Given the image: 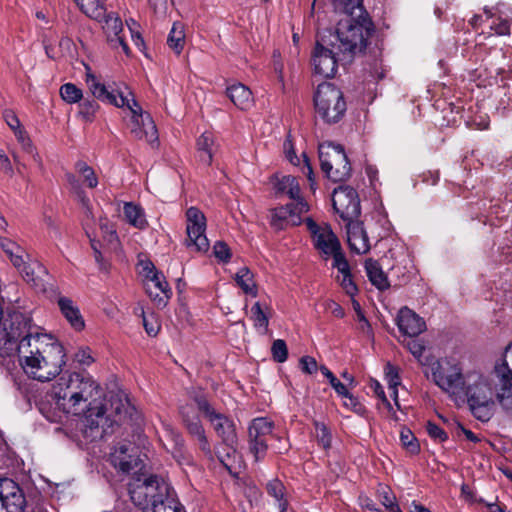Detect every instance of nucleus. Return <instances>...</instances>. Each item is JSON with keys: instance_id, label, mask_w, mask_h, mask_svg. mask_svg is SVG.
I'll return each instance as SVG.
<instances>
[{"instance_id": "nucleus-4", "label": "nucleus", "mask_w": 512, "mask_h": 512, "mask_svg": "<svg viewBox=\"0 0 512 512\" xmlns=\"http://www.w3.org/2000/svg\"><path fill=\"white\" fill-rule=\"evenodd\" d=\"M132 502L143 512H185L173 489L157 476H150L129 489Z\"/></svg>"}, {"instance_id": "nucleus-19", "label": "nucleus", "mask_w": 512, "mask_h": 512, "mask_svg": "<svg viewBox=\"0 0 512 512\" xmlns=\"http://www.w3.org/2000/svg\"><path fill=\"white\" fill-rule=\"evenodd\" d=\"M110 462L123 473H130L141 464L136 448L131 444H120L115 447L110 454Z\"/></svg>"}, {"instance_id": "nucleus-47", "label": "nucleus", "mask_w": 512, "mask_h": 512, "mask_svg": "<svg viewBox=\"0 0 512 512\" xmlns=\"http://www.w3.org/2000/svg\"><path fill=\"white\" fill-rule=\"evenodd\" d=\"M99 109L98 103L93 99H85L79 104V116L86 122H92Z\"/></svg>"}, {"instance_id": "nucleus-33", "label": "nucleus", "mask_w": 512, "mask_h": 512, "mask_svg": "<svg viewBox=\"0 0 512 512\" xmlns=\"http://www.w3.org/2000/svg\"><path fill=\"white\" fill-rule=\"evenodd\" d=\"M365 271L371 284L378 290L384 291L390 287L387 275L376 260L367 259L365 261Z\"/></svg>"}, {"instance_id": "nucleus-55", "label": "nucleus", "mask_w": 512, "mask_h": 512, "mask_svg": "<svg viewBox=\"0 0 512 512\" xmlns=\"http://www.w3.org/2000/svg\"><path fill=\"white\" fill-rule=\"evenodd\" d=\"M370 388L374 392V394L381 400V402L386 406L389 413L394 415V410L391 403L388 401L383 386L376 380H372L370 383Z\"/></svg>"}, {"instance_id": "nucleus-8", "label": "nucleus", "mask_w": 512, "mask_h": 512, "mask_svg": "<svg viewBox=\"0 0 512 512\" xmlns=\"http://www.w3.org/2000/svg\"><path fill=\"white\" fill-rule=\"evenodd\" d=\"M314 107L316 116L327 124L339 122L347 110L343 92L330 82L318 85L314 94Z\"/></svg>"}, {"instance_id": "nucleus-9", "label": "nucleus", "mask_w": 512, "mask_h": 512, "mask_svg": "<svg viewBox=\"0 0 512 512\" xmlns=\"http://www.w3.org/2000/svg\"><path fill=\"white\" fill-rule=\"evenodd\" d=\"M321 170L333 182L344 181L350 176L351 165L340 144L325 142L319 145Z\"/></svg>"}, {"instance_id": "nucleus-23", "label": "nucleus", "mask_w": 512, "mask_h": 512, "mask_svg": "<svg viewBox=\"0 0 512 512\" xmlns=\"http://www.w3.org/2000/svg\"><path fill=\"white\" fill-rule=\"evenodd\" d=\"M346 228L350 249L357 254H366L369 252V238L363 224L354 219L347 221Z\"/></svg>"}, {"instance_id": "nucleus-41", "label": "nucleus", "mask_w": 512, "mask_h": 512, "mask_svg": "<svg viewBox=\"0 0 512 512\" xmlns=\"http://www.w3.org/2000/svg\"><path fill=\"white\" fill-rule=\"evenodd\" d=\"M377 497L388 512H402L396 502V496L388 486L379 485Z\"/></svg>"}, {"instance_id": "nucleus-14", "label": "nucleus", "mask_w": 512, "mask_h": 512, "mask_svg": "<svg viewBox=\"0 0 512 512\" xmlns=\"http://www.w3.org/2000/svg\"><path fill=\"white\" fill-rule=\"evenodd\" d=\"M334 210L344 221L356 219L361 212L357 191L350 186H339L332 195Z\"/></svg>"}, {"instance_id": "nucleus-48", "label": "nucleus", "mask_w": 512, "mask_h": 512, "mask_svg": "<svg viewBox=\"0 0 512 512\" xmlns=\"http://www.w3.org/2000/svg\"><path fill=\"white\" fill-rule=\"evenodd\" d=\"M402 446L411 454H417L420 450L418 441L411 430L403 428L400 432Z\"/></svg>"}, {"instance_id": "nucleus-10", "label": "nucleus", "mask_w": 512, "mask_h": 512, "mask_svg": "<svg viewBox=\"0 0 512 512\" xmlns=\"http://www.w3.org/2000/svg\"><path fill=\"white\" fill-rule=\"evenodd\" d=\"M496 380V400L508 413H512V341L495 360L492 370Z\"/></svg>"}, {"instance_id": "nucleus-30", "label": "nucleus", "mask_w": 512, "mask_h": 512, "mask_svg": "<svg viewBox=\"0 0 512 512\" xmlns=\"http://www.w3.org/2000/svg\"><path fill=\"white\" fill-rule=\"evenodd\" d=\"M283 152L285 154L286 159L294 166H300L301 161L303 162L304 169H306V171L304 170V173H306L308 180L310 181L311 188L313 189V186L315 184L314 175L309 159L304 152L301 155L302 159L297 156L290 134L286 137L283 143Z\"/></svg>"}, {"instance_id": "nucleus-44", "label": "nucleus", "mask_w": 512, "mask_h": 512, "mask_svg": "<svg viewBox=\"0 0 512 512\" xmlns=\"http://www.w3.org/2000/svg\"><path fill=\"white\" fill-rule=\"evenodd\" d=\"M76 171L83 177L86 185L93 189L98 185V178L95 171L84 161H77L75 164Z\"/></svg>"}, {"instance_id": "nucleus-22", "label": "nucleus", "mask_w": 512, "mask_h": 512, "mask_svg": "<svg viewBox=\"0 0 512 512\" xmlns=\"http://www.w3.org/2000/svg\"><path fill=\"white\" fill-rule=\"evenodd\" d=\"M103 23L102 28L107 35L108 41L112 45H120L125 54H129L128 44L125 42L122 32H123V24L118 15L115 13H107V9L105 10V16L102 18Z\"/></svg>"}, {"instance_id": "nucleus-53", "label": "nucleus", "mask_w": 512, "mask_h": 512, "mask_svg": "<svg viewBox=\"0 0 512 512\" xmlns=\"http://www.w3.org/2000/svg\"><path fill=\"white\" fill-rule=\"evenodd\" d=\"M385 380L387 381L388 388L398 387L401 383L397 367L388 363L385 366Z\"/></svg>"}, {"instance_id": "nucleus-5", "label": "nucleus", "mask_w": 512, "mask_h": 512, "mask_svg": "<svg viewBox=\"0 0 512 512\" xmlns=\"http://www.w3.org/2000/svg\"><path fill=\"white\" fill-rule=\"evenodd\" d=\"M496 389L489 376L480 371L466 372V381L461 390V396L467 397L472 414L480 421L487 422L494 413Z\"/></svg>"}, {"instance_id": "nucleus-16", "label": "nucleus", "mask_w": 512, "mask_h": 512, "mask_svg": "<svg viewBox=\"0 0 512 512\" xmlns=\"http://www.w3.org/2000/svg\"><path fill=\"white\" fill-rule=\"evenodd\" d=\"M26 499L20 486L9 478H0V512H24Z\"/></svg>"}, {"instance_id": "nucleus-20", "label": "nucleus", "mask_w": 512, "mask_h": 512, "mask_svg": "<svg viewBox=\"0 0 512 512\" xmlns=\"http://www.w3.org/2000/svg\"><path fill=\"white\" fill-rule=\"evenodd\" d=\"M313 66L316 74L325 78L333 77L337 71L335 52L317 41L313 54Z\"/></svg>"}, {"instance_id": "nucleus-26", "label": "nucleus", "mask_w": 512, "mask_h": 512, "mask_svg": "<svg viewBox=\"0 0 512 512\" xmlns=\"http://www.w3.org/2000/svg\"><path fill=\"white\" fill-rule=\"evenodd\" d=\"M332 267L337 269L336 280L339 285L347 295L354 297L358 292V288L352 278L350 265L345 256H339L336 261H333Z\"/></svg>"}, {"instance_id": "nucleus-24", "label": "nucleus", "mask_w": 512, "mask_h": 512, "mask_svg": "<svg viewBox=\"0 0 512 512\" xmlns=\"http://www.w3.org/2000/svg\"><path fill=\"white\" fill-rule=\"evenodd\" d=\"M144 286L148 296L158 307L166 306L172 291L162 273L154 275V278L149 281H145Z\"/></svg>"}, {"instance_id": "nucleus-35", "label": "nucleus", "mask_w": 512, "mask_h": 512, "mask_svg": "<svg viewBox=\"0 0 512 512\" xmlns=\"http://www.w3.org/2000/svg\"><path fill=\"white\" fill-rule=\"evenodd\" d=\"M0 247L8 256L13 266L22 265L23 257H27L25 249L11 239L0 237Z\"/></svg>"}, {"instance_id": "nucleus-52", "label": "nucleus", "mask_w": 512, "mask_h": 512, "mask_svg": "<svg viewBox=\"0 0 512 512\" xmlns=\"http://www.w3.org/2000/svg\"><path fill=\"white\" fill-rule=\"evenodd\" d=\"M315 433L318 443L328 449L331 446V434L324 424L315 423Z\"/></svg>"}, {"instance_id": "nucleus-38", "label": "nucleus", "mask_w": 512, "mask_h": 512, "mask_svg": "<svg viewBox=\"0 0 512 512\" xmlns=\"http://www.w3.org/2000/svg\"><path fill=\"white\" fill-rule=\"evenodd\" d=\"M167 44L177 55H179L185 45V31L184 25L180 22H175L169 32Z\"/></svg>"}, {"instance_id": "nucleus-51", "label": "nucleus", "mask_w": 512, "mask_h": 512, "mask_svg": "<svg viewBox=\"0 0 512 512\" xmlns=\"http://www.w3.org/2000/svg\"><path fill=\"white\" fill-rule=\"evenodd\" d=\"M213 254L219 262L228 263L232 253L228 245L223 241H216L213 246Z\"/></svg>"}, {"instance_id": "nucleus-7", "label": "nucleus", "mask_w": 512, "mask_h": 512, "mask_svg": "<svg viewBox=\"0 0 512 512\" xmlns=\"http://www.w3.org/2000/svg\"><path fill=\"white\" fill-rule=\"evenodd\" d=\"M430 378L443 392L451 397L461 396L466 381L461 362L453 356L431 358L429 363Z\"/></svg>"}, {"instance_id": "nucleus-25", "label": "nucleus", "mask_w": 512, "mask_h": 512, "mask_svg": "<svg viewBox=\"0 0 512 512\" xmlns=\"http://www.w3.org/2000/svg\"><path fill=\"white\" fill-rule=\"evenodd\" d=\"M56 302L61 314L70 326L76 331L83 330L85 327V321L81 315L78 305L71 298L66 296H58Z\"/></svg>"}, {"instance_id": "nucleus-2", "label": "nucleus", "mask_w": 512, "mask_h": 512, "mask_svg": "<svg viewBox=\"0 0 512 512\" xmlns=\"http://www.w3.org/2000/svg\"><path fill=\"white\" fill-rule=\"evenodd\" d=\"M56 406L66 415H84L83 434L93 441L102 437L108 419L99 383L89 374L72 372L59 377L52 388Z\"/></svg>"}, {"instance_id": "nucleus-36", "label": "nucleus", "mask_w": 512, "mask_h": 512, "mask_svg": "<svg viewBox=\"0 0 512 512\" xmlns=\"http://www.w3.org/2000/svg\"><path fill=\"white\" fill-rule=\"evenodd\" d=\"M214 136L212 133L204 132L197 139V149L199 152L200 160L210 165L212 163L213 153H214Z\"/></svg>"}, {"instance_id": "nucleus-11", "label": "nucleus", "mask_w": 512, "mask_h": 512, "mask_svg": "<svg viewBox=\"0 0 512 512\" xmlns=\"http://www.w3.org/2000/svg\"><path fill=\"white\" fill-rule=\"evenodd\" d=\"M305 223L311 234L314 248L324 260L333 258V261H336L339 256H345L339 239L328 224L319 225L311 218H307Z\"/></svg>"}, {"instance_id": "nucleus-57", "label": "nucleus", "mask_w": 512, "mask_h": 512, "mask_svg": "<svg viewBox=\"0 0 512 512\" xmlns=\"http://www.w3.org/2000/svg\"><path fill=\"white\" fill-rule=\"evenodd\" d=\"M140 275L144 278V282L145 281H149L151 280L152 278H154V275H159L161 274L157 269L156 267L154 266V264L147 260V261H141L140 262Z\"/></svg>"}, {"instance_id": "nucleus-31", "label": "nucleus", "mask_w": 512, "mask_h": 512, "mask_svg": "<svg viewBox=\"0 0 512 512\" xmlns=\"http://www.w3.org/2000/svg\"><path fill=\"white\" fill-rule=\"evenodd\" d=\"M271 316V308L268 305H262L255 302L251 307L250 319L256 331L261 335H266L269 331V319Z\"/></svg>"}, {"instance_id": "nucleus-37", "label": "nucleus", "mask_w": 512, "mask_h": 512, "mask_svg": "<svg viewBox=\"0 0 512 512\" xmlns=\"http://www.w3.org/2000/svg\"><path fill=\"white\" fill-rule=\"evenodd\" d=\"M75 2L83 13L96 21H102L105 16L106 5L104 0H77Z\"/></svg>"}, {"instance_id": "nucleus-32", "label": "nucleus", "mask_w": 512, "mask_h": 512, "mask_svg": "<svg viewBox=\"0 0 512 512\" xmlns=\"http://www.w3.org/2000/svg\"><path fill=\"white\" fill-rule=\"evenodd\" d=\"M125 220L136 229L144 230L148 227V221L144 209L134 202L123 203Z\"/></svg>"}, {"instance_id": "nucleus-15", "label": "nucleus", "mask_w": 512, "mask_h": 512, "mask_svg": "<svg viewBox=\"0 0 512 512\" xmlns=\"http://www.w3.org/2000/svg\"><path fill=\"white\" fill-rule=\"evenodd\" d=\"M273 427L274 423L266 417L255 418L249 425V447L256 461L265 456L268 448L267 441L272 434Z\"/></svg>"}, {"instance_id": "nucleus-62", "label": "nucleus", "mask_w": 512, "mask_h": 512, "mask_svg": "<svg viewBox=\"0 0 512 512\" xmlns=\"http://www.w3.org/2000/svg\"><path fill=\"white\" fill-rule=\"evenodd\" d=\"M324 307L327 311H330L336 318H343L345 315L343 308L332 299L326 300L324 302Z\"/></svg>"}, {"instance_id": "nucleus-59", "label": "nucleus", "mask_w": 512, "mask_h": 512, "mask_svg": "<svg viewBox=\"0 0 512 512\" xmlns=\"http://www.w3.org/2000/svg\"><path fill=\"white\" fill-rule=\"evenodd\" d=\"M74 360L82 366H90L94 362L89 348L79 349L74 356Z\"/></svg>"}, {"instance_id": "nucleus-61", "label": "nucleus", "mask_w": 512, "mask_h": 512, "mask_svg": "<svg viewBox=\"0 0 512 512\" xmlns=\"http://www.w3.org/2000/svg\"><path fill=\"white\" fill-rule=\"evenodd\" d=\"M294 201V203L287 204L286 206H291L293 215H297L301 218V214L309 211V205L302 197H300V199H295Z\"/></svg>"}, {"instance_id": "nucleus-1", "label": "nucleus", "mask_w": 512, "mask_h": 512, "mask_svg": "<svg viewBox=\"0 0 512 512\" xmlns=\"http://www.w3.org/2000/svg\"><path fill=\"white\" fill-rule=\"evenodd\" d=\"M0 356L16 352L25 374L37 381L55 378L66 364L63 345L52 336L40 333L31 319L20 313L9 314L3 323Z\"/></svg>"}, {"instance_id": "nucleus-3", "label": "nucleus", "mask_w": 512, "mask_h": 512, "mask_svg": "<svg viewBox=\"0 0 512 512\" xmlns=\"http://www.w3.org/2000/svg\"><path fill=\"white\" fill-rule=\"evenodd\" d=\"M86 84L91 94L98 100L119 108H127L131 112V133L135 138L150 144L158 141V131L149 113L134 98L124 83L104 84L91 72L86 74Z\"/></svg>"}, {"instance_id": "nucleus-63", "label": "nucleus", "mask_w": 512, "mask_h": 512, "mask_svg": "<svg viewBox=\"0 0 512 512\" xmlns=\"http://www.w3.org/2000/svg\"><path fill=\"white\" fill-rule=\"evenodd\" d=\"M0 168L8 176H13L14 170L8 155L0 150Z\"/></svg>"}, {"instance_id": "nucleus-29", "label": "nucleus", "mask_w": 512, "mask_h": 512, "mask_svg": "<svg viewBox=\"0 0 512 512\" xmlns=\"http://www.w3.org/2000/svg\"><path fill=\"white\" fill-rule=\"evenodd\" d=\"M301 223V218L293 215L291 206H281L271 211L270 225L275 230H283L288 226H297Z\"/></svg>"}, {"instance_id": "nucleus-18", "label": "nucleus", "mask_w": 512, "mask_h": 512, "mask_svg": "<svg viewBox=\"0 0 512 512\" xmlns=\"http://www.w3.org/2000/svg\"><path fill=\"white\" fill-rule=\"evenodd\" d=\"M180 414L189 434L196 439L200 449L205 453V455L211 456L212 451L210 443L206 437L205 430L194 406L192 404L181 406Z\"/></svg>"}, {"instance_id": "nucleus-54", "label": "nucleus", "mask_w": 512, "mask_h": 512, "mask_svg": "<svg viewBox=\"0 0 512 512\" xmlns=\"http://www.w3.org/2000/svg\"><path fill=\"white\" fill-rule=\"evenodd\" d=\"M343 398V405L354 411L355 413L361 414L364 411L363 405L358 401L356 397H354L349 390L347 389L346 395H339Z\"/></svg>"}, {"instance_id": "nucleus-64", "label": "nucleus", "mask_w": 512, "mask_h": 512, "mask_svg": "<svg viewBox=\"0 0 512 512\" xmlns=\"http://www.w3.org/2000/svg\"><path fill=\"white\" fill-rule=\"evenodd\" d=\"M132 23L133 25H135V21L133 19H130V22L127 21V25L129 27V30L131 32V38H132V41L134 42L135 46L138 47V49L140 51H142L145 47V44H144V40L141 36V34L138 32V31H135L132 27H131V24Z\"/></svg>"}, {"instance_id": "nucleus-39", "label": "nucleus", "mask_w": 512, "mask_h": 512, "mask_svg": "<svg viewBox=\"0 0 512 512\" xmlns=\"http://www.w3.org/2000/svg\"><path fill=\"white\" fill-rule=\"evenodd\" d=\"M276 188L279 192L286 193L293 200L302 197L299 182L294 176H282L278 179Z\"/></svg>"}, {"instance_id": "nucleus-45", "label": "nucleus", "mask_w": 512, "mask_h": 512, "mask_svg": "<svg viewBox=\"0 0 512 512\" xmlns=\"http://www.w3.org/2000/svg\"><path fill=\"white\" fill-rule=\"evenodd\" d=\"M60 96L65 102L74 104L82 99L83 92L75 84L66 83L60 87Z\"/></svg>"}, {"instance_id": "nucleus-40", "label": "nucleus", "mask_w": 512, "mask_h": 512, "mask_svg": "<svg viewBox=\"0 0 512 512\" xmlns=\"http://www.w3.org/2000/svg\"><path fill=\"white\" fill-rule=\"evenodd\" d=\"M266 489L267 493L276 500L280 512H286L288 501L285 498V487L283 483L278 479H273L267 483Z\"/></svg>"}, {"instance_id": "nucleus-49", "label": "nucleus", "mask_w": 512, "mask_h": 512, "mask_svg": "<svg viewBox=\"0 0 512 512\" xmlns=\"http://www.w3.org/2000/svg\"><path fill=\"white\" fill-rule=\"evenodd\" d=\"M273 359L278 363H283L288 358V348L286 342L282 339L274 340L271 347Z\"/></svg>"}, {"instance_id": "nucleus-6", "label": "nucleus", "mask_w": 512, "mask_h": 512, "mask_svg": "<svg viewBox=\"0 0 512 512\" xmlns=\"http://www.w3.org/2000/svg\"><path fill=\"white\" fill-rule=\"evenodd\" d=\"M353 15H345L337 24L335 37L339 42L338 49L343 53L363 51L374 31L373 23L366 13H358L356 18Z\"/></svg>"}, {"instance_id": "nucleus-34", "label": "nucleus", "mask_w": 512, "mask_h": 512, "mask_svg": "<svg viewBox=\"0 0 512 512\" xmlns=\"http://www.w3.org/2000/svg\"><path fill=\"white\" fill-rule=\"evenodd\" d=\"M234 279L246 295H250L252 297L257 296L258 289L254 279V274L248 267H241L236 272Z\"/></svg>"}, {"instance_id": "nucleus-12", "label": "nucleus", "mask_w": 512, "mask_h": 512, "mask_svg": "<svg viewBox=\"0 0 512 512\" xmlns=\"http://www.w3.org/2000/svg\"><path fill=\"white\" fill-rule=\"evenodd\" d=\"M193 400L198 410L210 421L216 434L223 440V443L235 444L237 436L234 422L226 415L216 412L204 395H197Z\"/></svg>"}, {"instance_id": "nucleus-56", "label": "nucleus", "mask_w": 512, "mask_h": 512, "mask_svg": "<svg viewBox=\"0 0 512 512\" xmlns=\"http://www.w3.org/2000/svg\"><path fill=\"white\" fill-rule=\"evenodd\" d=\"M426 430L428 435L438 442H444L448 439L447 433L440 426L433 422L427 423Z\"/></svg>"}, {"instance_id": "nucleus-58", "label": "nucleus", "mask_w": 512, "mask_h": 512, "mask_svg": "<svg viewBox=\"0 0 512 512\" xmlns=\"http://www.w3.org/2000/svg\"><path fill=\"white\" fill-rule=\"evenodd\" d=\"M300 368L305 374H313L318 370L317 361L311 356H303L299 361Z\"/></svg>"}, {"instance_id": "nucleus-42", "label": "nucleus", "mask_w": 512, "mask_h": 512, "mask_svg": "<svg viewBox=\"0 0 512 512\" xmlns=\"http://www.w3.org/2000/svg\"><path fill=\"white\" fill-rule=\"evenodd\" d=\"M405 345L422 366H429L432 357H424L426 347L423 341L415 339V337H409Z\"/></svg>"}, {"instance_id": "nucleus-60", "label": "nucleus", "mask_w": 512, "mask_h": 512, "mask_svg": "<svg viewBox=\"0 0 512 512\" xmlns=\"http://www.w3.org/2000/svg\"><path fill=\"white\" fill-rule=\"evenodd\" d=\"M3 119L12 131L22 127L18 116L12 109H5L3 111Z\"/></svg>"}, {"instance_id": "nucleus-43", "label": "nucleus", "mask_w": 512, "mask_h": 512, "mask_svg": "<svg viewBox=\"0 0 512 512\" xmlns=\"http://www.w3.org/2000/svg\"><path fill=\"white\" fill-rule=\"evenodd\" d=\"M14 135L16 139L18 140L19 144L21 145L22 149L32 155L35 161L40 163V157L36 151V148L34 147L30 137L26 133L25 129L23 127H20L18 129L13 130Z\"/></svg>"}, {"instance_id": "nucleus-28", "label": "nucleus", "mask_w": 512, "mask_h": 512, "mask_svg": "<svg viewBox=\"0 0 512 512\" xmlns=\"http://www.w3.org/2000/svg\"><path fill=\"white\" fill-rule=\"evenodd\" d=\"M217 458L231 475H238L241 469V456L234 444H224L217 450Z\"/></svg>"}, {"instance_id": "nucleus-50", "label": "nucleus", "mask_w": 512, "mask_h": 512, "mask_svg": "<svg viewBox=\"0 0 512 512\" xmlns=\"http://www.w3.org/2000/svg\"><path fill=\"white\" fill-rule=\"evenodd\" d=\"M321 373L327 378L332 388L338 395H346L347 387L342 382H340L336 376L326 367H320Z\"/></svg>"}, {"instance_id": "nucleus-17", "label": "nucleus", "mask_w": 512, "mask_h": 512, "mask_svg": "<svg viewBox=\"0 0 512 512\" xmlns=\"http://www.w3.org/2000/svg\"><path fill=\"white\" fill-rule=\"evenodd\" d=\"M14 267L28 284L39 291L46 290L49 273L47 268L40 261L31 258L27 254V257H23V264Z\"/></svg>"}, {"instance_id": "nucleus-13", "label": "nucleus", "mask_w": 512, "mask_h": 512, "mask_svg": "<svg viewBox=\"0 0 512 512\" xmlns=\"http://www.w3.org/2000/svg\"><path fill=\"white\" fill-rule=\"evenodd\" d=\"M206 217L202 211L196 207H190L186 211V245L194 248L198 252H207L210 247L206 236Z\"/></svg>"}, {"instance_id": "nucleus-46", "label": "nucleus", "mask_w": 512, "mask_h": 512, "mask_svg": "<svg viewBox=\"0 0 512 512\" xmlns=\"http://www.w3.org/2000/svg\"><path fill=\"white\" fill-rule=\"evenodd\" d=\"M333 5L336 11L345 15L354 14L355 11L365 13L362 7V0H333Z\"/></svg>"}, {"instance_id": "nucleus-27", "label": "nucleus", "mask_w": 512, "mask_h": 512, "mask_svg": "<svg viewBox=\"0 0 512 512\" xmlns=\"http://www.w3.org/2000/svg\"><path fill=\"white\" fill-rule=\"evenodd\" d=\"M226 95L231 102L241 110H248L254 104L251 90L242 83H233L226 89Z\"/></svg>"}, {"instance_id": "nucleus-21", "label": "nucleus", "mask_w": 512, "mask_h": 512, "mask_svg": "<svg viewBox=\"0 0 512 512\" xmlns=\"http://www.w3.org/2000/svg\"><path fill=\"white\" fill-rule=\"evenodd\" d=\"M397 326L400 332L408 337H416L426 330L424 319L408 307L399 310Z\"/></svg>"}]
</instances>
